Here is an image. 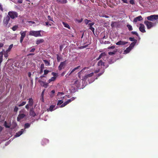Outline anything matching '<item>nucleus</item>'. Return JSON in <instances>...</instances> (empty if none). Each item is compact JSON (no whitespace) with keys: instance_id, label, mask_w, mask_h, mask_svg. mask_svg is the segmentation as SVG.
Instances as JSON below:
<instances>
[{"instance_id":"obj_28","label":"nucleus","mask_w":158,"mask_h":158,"mask_svg":"<svg viewBox=\"0 0 158 158\" xmlns=\"http://www.w3.org/2000/svg\"><path fill=\"white\" fill-rule=\"evenodd\" d=\"M131 48L130 47H128L124 51V52L126 53H129L131 50Z\"/></svg>"},{"instance_id":"obj_16","label":"nucleus","mask_w":158,"mask_h":158,"mask_svg":"<svg viewBox=\"0 0 158 158\" xmlns=\"http://www.w3.org/2000/svg\"><path fill=\"white\" fill-rule=\"evenodd\" d=\"M3 125L6 128H9L11 126V124L9 123H7L6 121L4 122Z\"/></svg>"},{"instance_id":"obj_29","label":"nucleus","mask_w":158,"mask_h":158,"mask_svg":"<svg viewBox=\"0 0 158 158\" xmlns=\"http://www.w3.org/2000/svg\"><path fill=\"white\" fill-rule=\"evenodd\" d=\"M136 43L137 42H132L130 45L129 47H130L132 49L134 47Z\"/></svg>"},{"instance_id":"obj_13","label":"nucleus","mask_w":158,"mask_h":158,"mask_svg":"<svg viewBox=\"0 0 158 158\" xmlns=\"http://www.w3.org/2000/svg\"><path fill=\"white\" fill-rule=\"evenodd\" d=\"M142 18L141 16H139L135 18L134 20V22L136 23L138 21H140L142 19Z\"/></svg>"},{"instance_id":"obj_1","label":"nucleus","mask_w":158,"mask_h":158,"mask_svg":"<svg viewBox=\"0 0 158 158\" xmlns=\"http://www.w3.org/2000/svg\"><path fill=\"white\" fill-rule=\"evenodd\" d=\"M41 31V30L38 31H31L29 32V35L33 36L35 37L42 36V35L40 33Z\"/></svg>"},{"instance_id":"obj_4","label":"nucleus","mask_w":158,"mask_h":158,"mask_svg":"<svg viewBox=\"0 0 158 158\" xmlns=\"http://www.w3.org/2000/svg\"><path fill=\"white\" fill-rule=\"evenodd\" d=\"M18 13L15 11H9L8 13V16L12 19H14L15 18H17L18 16Z\"/></svg>"},{"instance_id":"obj_36","label":"nucleus","mask_w":158,"mask_h":158,"mask_svg":"<svg viewBox=\"0 0 158 158\" xmlns=\"http://www.w3.org/2000/svg\"><path fill=\"white\" fill-rule=\"evenodd\" d=\"M13 44H11L9 46L8 49H7V50L6 51V52H8L10 51L12 48V47H13Z\"/></svg>"},{"instance_id":"obj_14","label":"nucleus","mask_w":158,"mask_h":158,"mask_svg":"<svg viewBox=\"0 0 158 158\" xmlns=\"http://www.w3.org/2000/svg\"><path fill=\"white\" fill-rule=\"evenodd\" d=\"M28 104L30 106V107L32 106L33 104L34 100L32 98H30L28 99Z\"/></svg>"},{"instance_id":"obj_6","label":"nucleus","mask_w":158,"mask_h":158,"mask_svg":"<svg viewBox=\"0 0 158 158\" xmlns=\"http://www.w3.org/2000/svg\"><path fill=\"white\" fill-rule=\"evenodd\" d=\"M26 116L25 114L20 113L18 115L17 118V121L18 122H20L21 120L24 118Z\"/></svg>"},{"instance_id":"obj_41","label":"nucleus","mask_w":158,"mask_h":158,"mask_svg":"<svg viewBox=\"0 0 158 158\" xmlns=\"http://www.w3.org/2000/svg\"><path fill=\"white\" fill-rule=\"evenodd\" d=\"M49 72H50V71L49 70H44V75H46Z\"/></svg>"},{"instance_id":"obj_20","label":"nucleus","mask_w":158,"mask_h":158,"mask_svg":"<svg viewBox=\"0 0 158 158\" xmlns=\"http://www.w3.org/2000/svg\"><path fill=\"white\" fill-rule=\"evenodd\" d=\"M56 78V77H52L50 79H49L48 81V83H50L52 81H54Z\"/></svg>"},{"instance_id":"obj_35","label":"nucleus","mask_w":158,"mask_h":158,"mask_svg":"<svg viewBox=\"0 0 158 158\" xmlns=\"http://www.w3.org/2000/svg\"><path fill=\"white\" fill-rule=\"evenodd\" d=\"M12 126L13 127V128L16 127L17 126V124L15 122H13L12 123Z\"/></svg>"},{"instance_id":"obj_51","label":"nucleus","mask_w":158,"mask_h":158,"mask_svg":"<svg viewBox=\"0 0 158 158\" xmlns=\"http://www.w3.org/2000/svg\"><path fill=\"white\" fill-rule=\"evenodd\" d=\"M63 103V102L62 100H59L57 103V105H60Z\"/></svg>"},{"instance_id":"obj_42","label":"nucleus","mask_w":158,"mask_h":158,"mask_svg":"<svg viewBox=\"0 0 158 158\" xmlns=\"http://www.w3.org/2000/svg\"><path fill=\"white\" fill-rule=\"evenodd\" d=\"M38 82L40 83V85H41V84L42 85L44 84L45 82L43 81L41 79H39L38 80Z\"/></svg>"},{"instance_id":"obj_46","label":"nucleus","mask_w":158,"mask_h":158,"mask_svg":"<svg viewBox=\"0 0 158 158\" xmlns=\"http://www.w3.org/2000/svg\"><path fill=\"white\" fill-rule=\"evenodd\" d=\"M131 33L133 35H135L137 36H139V35L136 31H132L131 32Z\"/></svg>"},{"instance_id":"obj_48","label":"nucleus","mask_w":158,"mask_h":158,"mask_svg":"<svg viewBox=\"0 0 158 158\" xmlns=\"http://www.w3.org/2000/svg\"><path fill=\"white\" fill-rule=\"evenodd\" d=\"M82 20H83L82 18H81V19H76L75 20V21L77 22L78 23H81V22H82Z\"/></svg>"},{"instance_id":"obj_40","label":"nucleus","mask_w":158,"mask_h":158,"mask_svg":"<svg viewBox=\"0 0 158 158\" xmlns=\"http://www.w3.org/2000/svg\"><path fill=\"white\" fill-rule=\"evenodd\" d=\"M48 83H46L45 82V83L43 84V85H42L41 84V86H43L44 87L46 88H47L48 86Z\"/></svg>"},{"instance_id":"obj_33","label":"nucleus","mask_w":158,"mask_h":158,"mask_svg":"<svg viewBox=\"0 0 158 158\" xmlns=\"http://www.w3.org/2000/svg\"><path fill=\"white\" fill-rule=\"evenodd\" d=\"M127 27H128L129 31H131L133 30L132 26L131 25L127 24Z\"/></svg>"},{"instance_id":"obj_31","label":"nucleus","mask_w":158,"mask_h":158,"mask_svg":"<svg viewBox=\"0 0 158 158\" xmlns=\"http://www.w3.org/2000/svg\"><path fill=\"white\" fill-rule=\"evenodd\" d=\"M75 99V98L74 97H72L71 99H68L67 101H66L67 103H68V104L70 102L74 100Z\"/></svg>"},{"instance_id":"obj_23","label":"nucleus","mask_w":158,"mask_h":158,"mask_svg":"<svg viewBox=\"0 0 158 158\" xmlns=\"http://www.w3.org/2000/svg\"><path fill=\"white\" fill-rule=\"evenodd\" d=\"M106 54L105 52H103L101 53L99 56V57L96 59L97 60H99L103 56H106Z\"/></svg>"},{"instance_id":"obj_32","label":"nucleus","mask_w":158,"mask_h":158,"mask_svg":"<svg viewBox=\"0 0 158 158\" xmlns=\"http://www.w3.org/2000/svg\"><path fill=\"white\" fill-rule=\"evenodd\" d=\"M43 61L46 65L49 66L50 65V63L48 60H44Z\"/></svg>"},{"instance_id":"obj_24","label":"nucleus","mask_w":158,"mask_h":158,"mask_svg":"<svg viewBox=\"0 0 158 158\" xmlns=\"http://www.w3.org/2000/svg\"><path fill=\"white\" fill-rule=\"evenodd\" d=\"M55 107V105H52L50 106L49 108L47 110L48 111H52L53 110V108Z\"/></svg>"},{"instance_id":"obj_18","label":"nucleus","mask_w":158,"mask_h":158,"mask_svg":"<svg viewBox=\"0 0 158 158\" xmlns=\"http://www.w3.org/2000/svg\"><path fill=\"white\" fill-rule=\"evenodd\" d=\"M94 74L93 72H92L89 74H87L85 76V79H87L88 77H90L92 76Z\"/></svg>"},{"instance_id":"obj_56","label":"nucleus","mask_w":158,"mask_h":158,"mask_svg":"<svg viewBox=\"0 0 158 158\" xmlns=\"http://www.w3.org/2000/svg\"><path fill=\"white\" fill-rule=\"evenodd\" d=\"M30 107V106L28 104H27L25 106V108L27 110H28L29 108Z\"/></svg>"},{"instance_id":"obj_43","label":"nucleus","mask_w":158,"mask_h":158,"mask_svg":"<svg viewBox=\"0 0 158 158\" xmlns=\"http://www.w3.org/2000/svg\"><path fill=\"white\" fill-rule=\"evenodd\" d=\"M116 51H114L113 52H108L109 55H113L115 54Z\"/></svg>"},{"instance_id":"obj_21","label":"nucleus","mask_w":158,"mask_h":158,"mask_svg":"<svg viewBox=\"0 0 158 158\" xmlns=\"http://www.w3.org/2000/svg\"><path fill=\"white\" fill-rule=\"evenodd\" d=\"M80 67V66H78L76 68H75L73 69L72 70H71V69L70 70V73L69 74V75H70L71 73H73L74 71H75L76 70L78 69H79V68Z\"/></svg>"},{"instance_id":"obj_52","label":"nucleus","mask_w":158,"mask_h":158,"mask_svg":"<svg viewBox=\"0 0 158 158\" xmlns=\"http://www.w3.org/2000/svg\"><path fill=\"white\" fill-rule=\"evenodd\" d=\"M94 24V23H89L88 24L89 27V28L93 27L92 26Z\"/></svg>"},{"instance_id":"obj_34","label":"nucleus","mask_w":158,"mask_h":158,"mask_svg":"<svg viewBox=\"0 0 158 158\" xmlns=\"http://www.w3.org/2000/svg\"><path fill=\"white\" fill-rule=\"evenodd\" d=\"M129 40L131 41H132L133 42H137V40H136L135 39L134 37H130L129 38Z\"/></svg>"},{"instance_id":"obj_15","label":"nucleus","mask_w":158,"mask_h":158,"mask_svg":"<svg viewBox=\"0 0 158 158\" xmlns=\"http://www.w3.org/2000/svg\"><path fill=\"white\" fill-rule=\"evenodd\" d=\"M44 42V40L43 39H38L36 41V44L38 45L43 43Z\"/></svg>"},{"instance_id":"obj_44","label":"nucleus","mask_w":158,"mask_h":158,"mask_svg":"<svg viewBox=\"0 0 158 158\" xmlns=\"http://www.w3.org/2000/svg\"><path fill=\"white\" fill-rule=\"evenodd\" d=\"M89 44H87V45H85L84 46H81L80 47V48L81 49H83V48H85L87 47Z\"/></svg>"},{"instance_id":"obj_45","label":"nucleus","mask_w":158,"mask_h":158,"mask_svg":"<svg viewBox=\"0 0 158 158\" xmlns=\"http://www.w3.org/2000/svg\"><path fill=\"white\" fill-rule=\"evenodd\" d=\"M85 23L86 24H88L89 22H91V21L90 20H89L87 19H85Z\"/></svg>"},{"instance_id":"obj_5","label":"nucleus","mask_w":158,"mask_h":158,"mask_svg":"<svg viewBox=\"0 0 158 158\" xmlns=\"http://www.w3.org/2000/svg\"><path fill=\"white\" fill-rule=\"evenodd\" d=\"M27 33V31H21L20 32V34L21 35L20 38V42L22 43L24 39V38L26 36V35Z\"/></svg>"},{"instance_id":"obj_63","label":"nucleus","mask_w":158,"mask_h":158,"mask_svg":"<svg viewBox=\"0 0 158 158\" xmlns=\"http://www.w3.org/2000/svg\"><path fill=\"white\" fill-rule=\"evenodd\" d=\"M60 94H61V95H64V93L63 92H58L57 94V95H59Z\"/></svg>"},{"instance_id":"obj_19","label":"nucleus","mask_w":158,"mask_h":158,"mask_svg":"<svg viewBox=\"0 0 158 158\" xmlns=\"http://www.w3.org/2000/svg\"><path fill=\"white\" fill-rule=\"evenodd\" d=\"M44 90H43L41 93V98H40V100L42 102H44Z\"/></svg>"},{"instance_id":"obj_49","label":"nucleus","mask_w":158,"mask_h":158,"mask_svg":"<svg viewBox=\"0 0 158 158\" xmlns=\"http://www.w3.org/2000/svg\"><path fill=\"white\" fill-rule=\"evenodd\" d=\"M57 62H59L60 61V60L61 59V58L58 54H57Z\"/></svg>"},{"instance_id":"obj_9","label":"nucleus","mask_w":158,"mask_h":158,"mask_svg":"<svg viewBox=\"0 0 158 158\" xmlns=\"http://www.w3.org/2000/svg\"><path fill=\"white\" fill-rule=\"evenodd\" d=\"M65 65V61L60 63L58 66V69L59 70H61L64 68Z\"/></svg>"},{"instance_id":"obj_54","label":"nucleus","mask_w":158,"mask_h":158,"mask_svg":"<svg viewBox=\"0 0 158 158\" xmlns=\"http://www.w3.org/2000/svg\"><path fill=\"white\" fill-rule=\"evenodd\" d=\"M89 29L91 30L93 32V33L94 34V28L93 27L89 28Z\"/></svg>"},{"instance_id":"obj_2","label":"nucleus","mask_w":158,"mask_h":158,"mask_svg":"<svg viewBox=\"0 0 158 158\" xmlns=\"http://www.w3.org/2000/svg\"><path fill=\"white\" fill-rule=\"evenodd\" d=\"M157 23L158 22L153 23L148 21H145L144 22V23L146 26L147 28L148 29H149L152 27L155 26Z\"/></svg>"},{"instance_id":"obj_3","label":"nucleus","mask_w":158,"mask_h":158,"mask_svg":"<svg viewBox=\"0 0 158 158\" xmlns=\"http://www.w3.org/2000/svg\"><path fill=\"white\" fill-rule=\"evenodd\" d=\"M147 19L148 20L152 21H156L155 22H158V15H152L147 17Z\"/></svg>"},{"instance_id":"obj_47","label":"nucleus","mask_w":158,"mask_h":158,"mask_svg":"<svg viewBox=\"0 0 158 158\" xmlns=\"http://www.w3.org/2000/svg\"><path fill=\"white\" fill-rule=\"evenodd\" d=\"M67 104H68V103L66 101L64 103H63L62 105L60 107H63L65 106H66Z\"/></svg>"},{"instance_id":"obj_10","label":"nucleus","mask_w":158,"mask_h":158,"mask_svg":"<svg viewBox=\"0 0 158 158\" xmlns=\"http://www.w3.org/2000/svg\"><path fill=\"white\" fill-rule=\"evenodd\" d=\"M140 26L139 28V31L143 33L145 32L146 31L145 30V27L144 25L141 23L140 24Z\"/></svg>"},{"instance_id":"obj_22","label":"nucleus","mask_w":158,"mask_h":158,"mask_svg":"<svg viewBox=\"0 0 158 158\" xmlns=\"http://www.w3.org/2000/svg\"><path fill=\"white\" fill-rule=\"evenodd\" d=\"M106 54L105 52H103L101 53L99 56V57L96 59L97 60H99L103 56H106Z\"/></svg>"},{"instance_id":"obj_55","label":"nucleus","mask_w":158,"mask_h":158,"mask_svg":"<svg viewBox=\"0 0 158 158\" xmlns=\"http://www.w3.org/2000/svg\"><path fill=\"white\" fill-rule=\"evenodd\" d=\"M18 3L21 4L23 2V0H16Z\"/></svg>"},{"instance_id":"obj_30","label":"nucleus","mask_w":158,"mask_h":158,"mask_svg":"<svg viewBox=\"0 0 158 158\" xmlns=\"http://www.w3.org/2000/svg\"><path fill=\"white\" fill-rule=\"evenodd\" d=\"M26 102L25 101H23V102L21 103L20 104H18V106L19 107H20L22 106H23L24 105L26 104Z\"/></svg>"},{"instance_id":"obj_58","label":"nucleus","mask_w":158,"mask_h":158,"mask_svg":"<svg viewBox=\"0 0 158 158\" xmlns=\"http://www.w3.org/2000/svg\"><path fill=\"white\" fill-rule=\"evenodd\" d=\"M40 69H44V64H42L40 65Z\"/></svg>"},{"instance_id":"obj_61","label":"nucleus","mask_w":158,"mask_h":158,"mask_svg":"<svg viewBox=\"0 0 158 158\" xmlns=\"http://www.w3.org/2000/svg\"><path fill=\"white\" fill-rule=\"evenodd\" d=\"M35 50V48H33L30 51V52H34Z\"/></svg>"},{"instance_id":"obj_8","label":"nucleus","mask_w":158,"mask_h":158,"mask_svg":"<svg viewBox=\"0 0 158 158\" xmlns=\"http://www.w3.org/2000/svg\"><path fill=\"white\" fill-rule=\"evenodd\" d=\"M98 66H103L105 67L106 68H107L108 66V64L106 65L105 63L103 62L102 60H101L98 61Z\"/></svg>"},{"instance_id":"obj_17","label":"nucleus","mask_w":158,"mask_h":158,"mask_svg":"<svg viewBox=\"0 0 158 158\" xmlns=\"http://www.w3.org/2000/svg\"><path fill=\"white\" fill-rule=\"evenodd\" d=\"M23 129H21L22 131H19L18 132L16 133L15 135V137H17L19 136L20 135H21L23 134V131H22V130H23Z\"/></svg>"},{"instance_id":"obj_12","label":"nucleus","mask_w":158,"mask_h":158,"mask_svg":"<svg viewBox=\"0 0 158 158\" xmlns=\"http://www.w3.org/2000/svg\"><path fill=\"white\" fill-rule=\"evenodd\" d=\"M29 113L30 115L34 117L36 115L35 113V112L34 110V108L33 107L31 108L30 109Z\"/></svg>"},{"instance_id":"obj_53","label":"nucleus","mask_w":158,"mask_h":158,"mask_svg":"<svg viewBox=\"0 0 158 158\" xmlns=\"http://www.w3.org/2000/svg\"><path fill=\"white\" fill-rule=\"evenodd\" d=\"M130 3L132 5L135 4L134 0H130Z\"/></svg>"},{"instance_id":"obj_27","label":"nucleus","mask_w":158,"mask_h":158,"mask_svg":"<svg viewBox=\"0 0 158 158\" xmlns=\"http://www.w3.org/2000/svg\"><path fill=\"white\" fill-rule=\"evenodd\" d=\"M62 23L64 27L70 29V27L68 23L64 22H63Z\"/></svg>"},{"instance_id":"obj_11","label":"nucleus","mask_w":158,"mask_h":158,"mask_svg":"<svg viewBox=\"0 0 158 158\" xmlns=\"http://www.w3.org/2000/svg\"><path fill=\"white\" fill-rule=\"evenodd\" d=\"M127 43H128V42L123 41L120 40L119 41L116 43V44L117 45H125Z\"/></svg>"},{"instance_id":"obj_7","label":"nucleus","mask_w":158,"mask_h":158,"mask_svg":"<svg viewBox=\"0 0 158 158\" xmlns=\"http://www.w3.org/2000/svg\"><path fill=\"white\" fill-rule=\"evenodd\" d=\"M10 19V17L8 16L7 15L5 17L3 20V24L7 25L9 23Z\"/></svg>"},{"instance_id":"obj_39","label":"nucleus","mask_w":158,"mask_h":158,"mask_svg":"<svg viewBox=\"0 0 158 158\" xmlns=\"http://www.w3.org/2000/svg\"><path fill=\"white\" fill-rule=\"evenodd\" d=\"M48 20L54 22L53 18L51 17L50 15L48 16Z\"/></svg>"},{"instance_id":"obj_60","label":"nucleus","mask_w":158,"mask_h":158,"mask_svg":"<svg viewBox=\"0 0 158 158\" xmlns=\"http://www.w3.org/2000/svg\"><path fill=\"white\" fill-rule=\"evenodd\" d=\"M116 23V22H112L111 26L112 27H113L114 26V24Z\"/></svg>"},{"instance_id":"obj_50","label":"nucleus","mask_w":158,"mask_h":158,"mask_svg":"<svg viewBox=\"0 0 158 158\" xmlns=\"http://www.w3.org/2000/svg\"><path fill=\"white\" fill-rule=\"evenodd\" d=\"M18 110V108L16 106H15L14 109V111L15 112H17Z\"/></svg>"},{"instance_id":"obj_25","label":"nucleus","mask_w":158,"mask_h":158,"mask_svg":"<svg viewBox=\"0 0 158 158\" xmlns=\"http://www.w3.org/2000/svg\"><path fill=\"white\" fill-rule=\"evenodd\" d=\"M57 1L61 4H65L67 2V0H57Z\"/></svg>"},{"instance_id":"obj_59","label":"nucleus","mask_w":158,"mask_h":158,"mask_svg":"<svg viewBox=\"0 0 158 158\" xmlns=\"http://www.w3.org/2000/svg\"><path fill=\"white\" fill-rule=\"evenodd\" d=\"M0 10L2 11H3V9L2 8V6L1 3H0Z\"/></svg>"},{"instance_id":"obj_64","label":"nucleus","mask_w":158,"mask_h":158,"mask_svg":"<svg viewBox=\"0 0 158 158\" xmlns=\"http://www.w3.org/2000/svg\"><path fill=\"white\" fill-rule=\"evenodd\" d=\"M6 52V53H5L4 54V56L5 57H8V54H7V52Z\"/></svg>"},{"instance_id":"obj_26","label":"nucleus","mask_w":158,"mask_h":158,"mask_svg":"<svg viewBox=\"0 0 158 158\" xmlns=\"http://www.w3.org/2000/svg\"><path fill=\"white\" fill-rule=\"evenodd\" d=\"M49 140L47 139H44L42 140V144L43 145H45L46 143H48L49 142Z\"/></svg>"},{"instance_id":"obj_38","label":"nucleus","mask_w":158,"mask_h":158,"mask_svg":"<svg viewBox=\"0 0 158 158\" xmlns=\"http://www.w3.org/2000/svg\"><path fill=\"white\" fill-rule=\"evenodd\" d=\"M30 127V124L29 123H26L24 125L25 128H27Z\"/></svg>"},{"instance_id":"obj_62","label":"nucleus","mask_w":158,"mask_h":158,"mask_svg":"<svg viewBox=\"0 0 158 158\" xmlns=\"http://www.w3.org/2000/svg\"><path fill=\"white\" fill-rule=\"evenodd\" d=\"M114 48H115L114 46L113 45V46H111V47H109L108 48V49H113Z\"/></svg>"},{"instance_id":"obj_37","label":"nucleus","mask_w":158,"mask_h":158,"mask_svg":"<svg viewBox=\"0 0 158 158\" xmlns=\"http://www.w3.org/2000/svg\"><path fill=\"white\" fill-rule=\"evenodd\" d=\"M18 27V26H17V25L14 26L12 28V29L13 31H15L17 29Z\"/></svg>"},{"instance_id":"obj_57","label":"nucleus","mask_w":158,"mask_h":158,"mask_svg":"<svg viewBox=\"0 0 158 158\" xmlns=\"http://www.w3.org/2000/svg\"><path fill=\"white\" fill-rule=\"evenodd\" d=\"M52 74L54 76V77H56L57 75V74L54 72H52Z\"/></svg>"}]
</instances>
